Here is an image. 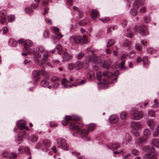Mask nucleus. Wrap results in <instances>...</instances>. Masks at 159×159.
<instances>
[{
	"label": "nucleus",
	"mask_w": 159,
	"mask_h": 159,
	"mask_svg": "<svg viewBox=\"0 0 159 159\" xmlns=\"http://www.w3.org/2000/svg\"><path fill=\"white\" fill-rule=\"evenodd\" d=\"M100 59L99 57H97L94 54H92L87 59L83 62L77 61L74 64V67L76 70H79L83 67H84L85 68H87L88 63L89 62H93L98 63L100 62Z\"/></svg>",
	"instance_id": "obj_1"
},
{
	"label": "nucleus",
	"mask_w": 159,
	"mask_h": 159,
	"mask_svg": "<svg viewBox=\"0 0 159 159\" xmlns=\"http://www.w3.org/2000/svg\"><path fill=\"white\" fill-rule=\"evenodd\" d=\"M83 126L81 124L77 123L74 124L73 123H70L69 125V127L73 130H75L79 134H80L82 137L85 140H87L88 141L90 140V139L87 138V135L89 132V129H85L83 128L81 130Z\"/></svg>",
	"instance_id": "obj_2"
},
{
	"label": "nucleus",
	"mask_w": 159,
	"mask_h": 159,
	"mask_svg": "<svg viewBox=\"0 0 159 159\" xmlns=\"http://www.w3.org/2000/svg\"><path fill=\"white\" fill-rule=\"evenodd\" d=\"M26 122L24 120H20L19 121L17 124V127L21 129L18 134L17 138V140L18 141H22L23 140V136L26 134V132L22 129H25L28 130L29 129L27 126H25Z\"/></svg>",
	"instance_id": "obj_3"
},
{
	"label": "nucleus",
	"mask_w": 159,
	"mask_h": 159,
	"mask_svg": "<svg viewBox=\"0 0 159 159\" xmlns=\"http://www.w3.org/2000/svg\"><path fill=\"white\" fill-rule=\"evenodd\" d=\"M45 51V49L43 47L39 46H37L33 51H32L35 61L37 64H39V58L41 57L42 54Z\"/></svg>",
	"instance_id": "obj_4"
},
{
	"label": "nucleus",
	"mask_w": 159,
	"mask_h": 159,
	"mask_svg": "<svg viewBox=\"0 0 159 159\" xmlns=\"http://www.w3.org/2000/svg\"><path fill=\"white\" fill-rule=\"evenodd\" d=\"M69 40L72 43H75L79 44L81 43H87L89 41L85 35L82 36H72L70 37Z\"/></svg>",
	"instance_id": "obj_5"
},
{
	"label": "nucleus",
	"mask_w": 159,
	"mask_h": 159,
	"mask_svg": "<svg viewBox=\"0 0 159 159\" xmlns=\"http://www.w3.org/2000/svg\"><path fill=\"white\" fill-rule=\"evenodd\" d=\"M112 75L111 72H109L107 71H104L102 74L100 72H98L96 73L97 78L98 80H102L105 81L107 83L108 82L109 77Z\"/></svg>",
	"instance_id": "obj_6"
},
{
	"label": "nucleus",
	"mask_w": 159,
	"mask_h": 159,
	"mask_svg": "<svg viewBox=\"0 0 159 159\" xmlns=\"http://www.w3.org/2000/svg\"><path fill=\"white\" fill-rule=\"evenodd\" d=\"M80 117L76 115L66 116L65 117V119L62 121V124L63 125L65 126L68 124L69 121L72 120H80Z\"/></svg>",
	"instance_id": "obj_7"
},
{
	"label": "nucleus",
	"mask_w": 159,
	"mask_h": 159,
	"mask_svg": "<svg viewBox=\"0 0 159 159\" xmlns=\"http://www.w3.org/2000/svg\"><path fill=\"white\" fill-rule=\"evenodd\" d=\"M66 140L64 139H58L57 143L58 147L64 150H68V147L66 143Z\"/></svg>",
	"instance_id": "obj_8"
},
{
	"label": "nucleus",
	"mask_w": 159,
	"mask_h": 159,
	"mask_svg": "<svg viewBox=\"0 0 159 159\" xmlns=\"http://www.w3.org/2000/svg\"><path fill=\"white\" fill-rule=\"evenodd\" d=\"M158 154L153 152L146 153L143 157L144 159H157Z\"/></svg>",
	"instance_id": "obj_9"
},
{
	"label": "nucleus",
	"mask_w": 159,
	"mask_h": 159,
	"mask_svg": "<svg viewBox=\"0 0 159 159\" xmlns=\"http://www.w3.org/2000/svg\"><path fill=\"white\" fill-rule=\"evenodd\" d=\"M143 116V113L142 111H137L133 114V117L134 120H139Z\"/></svg>",
	"instance_id": "obj_10"
},
{
	"label": "nucleus",
	"mask_w": 159,
	"mask_h": 159,
	"mask_svg": "<svg viewBox=\"0 0 159 159\" xmlns=\"http://www.w3.org/2000/svg\"><path fill=\"white\" fill-rule=\"evenodd\" d=\"M138 31V27L137 26H135L133 28H129L127 30V33L126 36L128 37H131L133 34L134 32Z\"/></svg>",
	"instance_id": "obj_11"
},
{
	"label": "nucleus",
	"mask_w": 159,
	"mask_h": 159,
	"mask_svg": "<svg viewBox=\"0 0 159 159\" xmlns=\"http://www.w3.org/2000/svg\"><path fill=\"white\" fill-rule=\"evenodd\" d=\"M130 126L134 129H141L143 126L139 122L133 121L130 124Z\"/></svg>",
	"instance_id": "obj_12"
},
{
	"label": "nucleus",
	"mask_w": 159,
	"mask_h": 159,
	"mask_svg": "<svg viewBox=\"0 0 159 159\" xmlns=\"http://www.w3.org/2000/svg\"><path fill=\"white\" fill-rule=\"evenodd\" d=\"M33 45L32 42L30 40H26L24 44V50H31V49L30 48Z\"/></svg>",
	"instance_id": "obj_13"
},
{
	"label": "nucleus",
	"mask_w": 159,
	"mask_h": 159,
	"mask_svg": "<svg viewBox=\"0 0 159 159\" xmlns=\"http://www.w3.org/2000/svg\"><path fill=\"white\" fill-rule=\"evenodd\" d=\"M7 14V12L5 10H3L0 11V18H1V22L2 23L4 24L6 21Z\"/></svg>",
	"instance_id": "obj_14"
},
{
	"label": "nucleus",
	"mask_w": 159,
	"mask_h": 159,
	"mask_svg": "<svg viewBox=\"0 0 159 159\" xmlns=\"http://www.w3.org/2000/svg\"><path fill=\"white\" fill-rule=\"evenodd\" d=\"M139 30V33L143 35H145L148 33L147 27L144 25L140 26Z\"/></svg>",
	"instance_id": "obj_15"
},
{
	"label": "nucleus",
	"mask_w": 159,
	"mask_h": 159,
	"mask_svg": "<svg viewBox=\"0 0 159 159\" xmlns=\"http://www.w3.org/2000/svg\"><path fill=\"white\" fill-rule=\"evenodd\" d=\"M109 121L112 124H115L117 123L119 120L118 117L116 115H112L109 118Z\"/></svg>",
	"instance_id": "obj_16"
},
{
	"label": "nucleus",
	"mask_w": 159,
	"mask_h": 159,
	"mask_svg": "<svg viewBox=\"0 0 159 159\" xmlns=\"http://www.w3.org/2000/svg\"><path fill=\"white\" fill-rule=\"evenodd\" d=\"M144 3L143 0L141 1H135L133 4V7L134 9L137 10L139 6L142 5Z\"/></svg>",
	"instance_id": "obj_17"
},
{
	"label": "nucleus",
	"mask_w": 159,
	"mask_h": 159,
	"mask_svg": "<svg viewBox=\"0 0 159 159\" xmlns=\"http://www.w3.org/2000/svg\"><path fill=\"white\" fill-rule=\"evenodd\" d=\"M72 57V55L66 52H65L63 53V61H68Z\"/></svg>",
	"instance_id": "obj_18"
},
{
	"label": "nucleus",
	"mask_w": 159,
	"mask_h": 159,
	"mask_svg": "<svg viewBox=\"0 0 159 159\" xmlns=\"http://www.w3.org/2000/svg\"><path fill=\"white\" fill-rule=\"evenodd\" d=\"M143 133V137L148 139L149 138V137L151 134V132L149 129H144Z\"/></svg>",
	"instance_id": "obj_19"
},
{
	"label": "nucleus",
	"mask_w": 159,
	"mask_h": 159,
	"mask_svg": "<svg viewBox=\"0 0 159 159\" xmlns=\"http://www.w3.org/2000/svg\"><path fill=\"white\" fill-rule=\"evenodd\" d=\"M87 76L90 80H93L95 78V73L92 70L89 71L87 74Z\"/></svg>",
	"instance_id": "obj_20"
},
{
	"label": "nucleus",
	"mask_w": 159,
	"mask_h": 159,
	"mask_svg": "<svg viewBox=\"0 0 159 159\" xmlns=\"http://www.w3.org/2000/svg\"><path fill=\"white\" fill-rule=\"evenodd\" d=\"M43 58L41 59V61L43 62H46L49 57V52L47 51H45L43 52Z\"/></svg>",
	"instance_id": "obj_21"
},
{
	"label": "nucleus",
	"mask_w": 159,
	"mask_h": 159,
	"mask_svg": "<svg viewBox=\"0 0 159 159\" xmlns=\"http://www.w3.org/2000/svg\"><path fill=\"white\" fill-rule=\"evenodd\" d=\"M147 122L148 125L150 127L151 129H153L154 128L155 124L153 120H148Z\"/></svg>",
	"instance_id": "obj_22"
},
{
	"label": "nucleus",
	"mask_w": 159,
	"mask_h": 159,
	"mask_svg": "<svg viewBox=\"0 0 159 159\" xmlns=\"http://www.w3.org/2000/svg\"><path fill=\"white\" fill-rule=\"evenodd\" d=\"M58 50L57 53L58 54H61V51L62 50V47L60 45L58 44L56 46V47L54 49L51 51L52 53H53L56 50Z\"/></svg>",
	"instance_id": "obj_23"
},
{
	"label": "nucleus",
	"mask_w": 159,
	"mask_h": 159,
	"mask_svg": "<svg viewBox=\"0 0 159 159\" xmlns=\"http://www.w3.org/2000/svg\"><path fill=\"white\" fill-rule=\"evenodd\" d=\"M69 83H70L69 81L66 78H64L61 80V84L63 86V87L66 89L68 88V85L67 84Z\"/></svg>",
	"instance_id": "obj_24"
},
{
	"label": "nucleus",
	"mask_w": 159,
	"mask_h": 159,
	"mask_svg": "<svg viewBox=\"0 0 159 159\" xmlns=\"http://www.w3.org/2000/svg\"><path fill=\"white\" fill-rule=\"evenodd\" d=\"M44 69L43 68V69L41 71V73L42 75L43 76L45 79H48L50 77V75L48 73L45 71Z\"/></svg>",
	"instance_id": "obj_25"
},
{
	"label": "nucleus",
	"mask_w": 159,
	"mask_h": 159,
	"mask_svg": "<svg viewBox=\"0 0 159 159\" xmlns=\"http://www.w3.org/2000/svg\"><path fill=\"white\" fill-rule=\"evenodd\" d=\"M143 61V65L145 67H146L149 64V62L148 60V57L147 56H144L142 59Z\"/></svg>",
	"instance_id": "obj_26"
},
{
	"label": "nucleus",
	"mask_w": 159,
	"mask_h": 159,
	"mask_svg": "<svg viewBox=\"0 0 159 159\" xmlns=\"http://www.w3.org/2000/svg\"><path fill=\"white\" fill-rule=\"evenodd\" d=\"M132 139L131 137L129 134H125V138L124 139V141L128 143H130Z\"/></svg>",
	"instance_id": "obj_27"
},
{
	"label": "nucleus",
	"mask_w": 159,
	"mask_h": 159,
	"mask_svg": "<svg viewBox=\"0 0 159 159\" xmlns=\"http://www.w3.org/2000/svg\"><path fill=\"white\" fill-rule=\"evenodd\" d=\"M99 13L95 9L93 10L92 11L91 16L92 18H94L97 17Z\"/></svg>",
	"instance_id": "obj_28"
},
{
	"label": "nucleus",
	"mask_w": 159,
	"mask_h": 159,
	"mask_svg": "<svg viewBox=\"0 0 159 159\" xmlns=\"http://www.w3.org/2000/svg\"><path fill=\"white\" fill-rule=\"evenodd\" d=\"M120 147L119 144L118 143H116L111 144V148L107 146V147L110 149L112 148L113 149H117Z\"/></svg>",
	"instance_id": "obj_29"
},
{
	"label": "nucleus",
	"mask_w": 159,
	"mask_h": 159,
	"mask_svg": "<svg viewBox=\"0 0 159 159\" xmlns=\"http://www.w3.org/2000/svg\"><path fill=\"white\" fill-rule=\"evenodd\" d=\"M152 143L153 145L156 147H159V139H152Z\"/></svg>",
	"instance_id": "obj_30"
},
{
	"label": "nucleus",
	"mask_w": 159,
	"mask_h": 159,
	"mask_svg": "<svg viewBox=\"0 0 159 159\" xmlns=\"http://www.w3.org/2000/svg\"><path fill=\"white\" fill-rule=\"evenodd\" d=\"M103 67L105 69H108L110 67V62L109 61H105L102 65Z\"/></svg>",
	"instance_id": "obj_31"
},
{
	"label": "nucleus",
	"mask_w": 159,
	"mask_h": 159,
	"mask_svg": "<svg viewBox=\"0 0 159 159\" xmlns=\"http://www.w3.org/2000/svg\"><path fill=\"white\" fill-rule=\"evenodd\" d=\"M60 80V78L55 76H52L51 78V81L52 82H58Z\"/></svg>",
	"instance_id": "obj_32"
},
{
	"label": "nucleus",
	"mask_w": 159,
	"mask_h": 159,
	"mask_svg": "<svg viewBox=\"0 0 159 159\" xmlns=\"http://www.w3.org/2000/svg\"><path fill=\"white\" fill-rule=\"evenodd\" d=\"M9 44L12 46H15L17 45V42L13 39H11L9 42Z\"/></svg>",
	"instance_id": "obj_33"
},
{
	"label": "nucleus",
	"mask_w": 159,
	"mask_h": 159,
	"mask_svg": "<svg viewBox=\"0 0 159 159\" xmlns=\"http://www.w3.org/2000/svg\"><path fill=\"white\" fill-rule=\"evenodd\" d=\"M17 154L13 152L10 153L8 156L10 159H15L17 158Z\"/></svg>",
	"instance_id": "obj_34"
},
{
	"label": "nucleus",
	"mask_w": 159,
	"mask_h": 159,
	"mask_svg": "<svg viewBox=\"0 0 159 159\" xmlns=\"http://www.w3.org/2000/svg\"><path fill=\"white\" fill-rule=\"evenodd\" d=\"M127 113L126 112L123 111L120 114V118L123 120L125 119L127 117Z\"/></svg>",
	"instance_id": "obj_35"
},
{
	"label": "nucleus",
	"mask_w": 159,
	"mask_h": 159,
	"mask_svg": "<svg viewBox=\"0 0 159 159\" xmlns=\"http://www.w3.org/2000/svg\"><path fill=\"white\" fill-rule=\"evenodd\" d=\"M49 84V82L45 80H42L41 82V85L44 87H47Z\"/></svg>",
	"instance_id": "obj_36"
},
{
	"label": "nucleus",
	"mask_w": 159,
	"mask_h": 159,
	"mask_svg": "<svg viewBox=\"0 0 159 159\" xmlns=\"http://www.w3.org/2000/svg\"><path fill=\"white\" fill-rule=\"evenodd\" d=\"M43 144L44 147L45 148L49 147L50 145L49 141L47 140H44L43 141Z\"/></svg>",
	"instance_id": "obj_37"
},
{
	"label": "nucleus",
	"mask_w": 159,
	"mask_h": 159,
	"mask_svg": "<svg viewBox=\"0 0 159 159\" xmlns=\"http://www.w3.org/2000/svg\"><path fill=\"white\" fill-rule=\"evenodd\" d=\"M147 52L149 54H153L156 52V50L152 48H149L147 49Z\"/></svg>",
	"instance_id": "obj_38"
},
{
	"label": "nucleus",
	"mask_w": 159,
	"mask_h": 159,
	"mask_svg": "<svg viewBox=\"0 0 159 159\" xmlns=\"http://www.w3.org/2000/svg\"><path fill=\"white\" fill-rule=\"evenodd\" d=\"M138 130L137 129L133 130L131 131L132 134L135 136H139V132Z\"/></svg>",
	"instance_id": "obj_39"
},
{
	"label": "nucleus",
	"mask_w": 159,
	"mask_h": 159,
	"mask_svg": "<svg viewBox=\"0 0 159 159\" xmlns=\"http://www.w3.org/2000/svg\"><path fill=\"white\" fill-rule=\"evenodd\" d=\"M114 42L115 41L114 40L112 39H109L107 42V47H109L113 45Z\"/></svg>",
	"instance_id": "obj_40"
},
{
	"label": "nucleus",
	"mask_w": 159,
	"mask_h": 159,
	"mask_svg": "<svg viewBox=\"0 0 159 159\" xmlns=\"http://www.w3.org/2000/svg\"><path fill=\"white\" fill-rule=\"evenodd\" d=\"M131 43L129 41L126 40L123 43V46L124 47H129L131 45Z\"/></svg>",
	"instance_id": "obj_41"
},
{
	"label": "nucleus",
	"mask_w": 159,
	"mask_h": 159,
	"mask_svg": "<svg viewBox=\"0 0 159 159\" xmlns=\"http://www.w3.org/2000/svg\"><path fill=\"white\" fill-rule=\"evenodd\" d=\"M147 139H146L145 138L143 137H140L139 138L138 140V142L139 143H143L145 142L146 140Z\"/></svg>",
	"instance_id": "obj_42"
},
{
	"label": "nucleus",
	"mask_w": 159,
	"mask_h": 159,
	"mask_svg": "<svg viewBox=\"0 0 159 159\" xmlns=\"http://www.w3.org/2000/svg\"><path fill=\"white\" fill-rule=\"evenodd\" d=\"M7 19L9 22H12L14 20L15 16L13 15H11L8 16Z\"/></svg>",
	"instance_id": "obj_43"
},
{
	"label": "nucleus",
	"mask_w": 159,
	"mask_h": 159,
	"mask_svg": "<svg viewBox=\"0 0 159 159\" xmlns=\"http://www.w3.org/2000/svg\"><path fill=\"white\" fill-rule=\"evenodd\" d=\"M38 139V138L37 136L35 135H32L31 136L30 140L33 142H36Z\"/></svg>",
	"instance_id": "obj_44"
},
{
	"label": "nucleus",
	"mask_w": 159,
	"mask_h": 159,
	"mask_svg": "<svg viewBox=\"0 0 159 159\" xmlns=\"http://www.w3.org/2000/svg\"><path fill=\"white\" fill-rule=\"evenodd\" d=\"M23 51L24 52L22 53V55L23 56H27L28 54H31L32 52V50H24V49H23Z\"/></svg>",
	"instance_id": "obj_45"
},
{
	"label": "nucleus",
	"mask_w": 159,
	"mask_h": 159,
	"mask_svg": "<svg viewBox=\"0 0 159 159\" xmlns=\"http://www.w3.org/2000/svg\"><path fill=\"white\" fill-rule=\"evenodd\" d=\"M40 72H41V71H40L39 70H36L33 72V75L35 77H38L39 75Z\"/></svg>",
	"instance_id": "obj_46"
},
{
	"label": "nucleus",
	"mask_w": 159,
	"mask_h": 159,
	"mask_svg": "<svg viewBox=\"0 0 159 159\" xmlns=\"http://www.w3.org/2000/svg\"><path fill=\"white\" fill-rule=\"evenodd\" d=\"M159 131V127L158 126L157 128H156V130L153 134V136L154 137L157 136L158 134Z\"/></svg>",
	"instance_id": "obj_47"
},
{
	"label": "nucleus",
	"mask_w": 159,
	"mask_h": 159,
	"mask_svg": "<svg viewBox=\"0 0 159 159\" xmlns=\"http://www.w3.org/2000/svg\"><path fill=\"white\" fill-rule=\"evenodd\" d=\"M60 85V83L58 82H55L54 83L52 84V87L54 89H57L58 87Z\"/></svg>",
	"instance_id": "obj_48"
},
{
	"label": "nucleus",
	"mask_w": 159,
	"mask_h": 159,
	"mask_svg": "<svg viewBox=\"0 0 159 159\" xmlns=\"http://www.w3.org/2000/svg\"><path fill=\"white\" fill-rule=\"evenodd\" d=\"M95 125L94 124H90L89 125V130H93L95 128Z\"/></svg>",
	"instance_id": "obj_49"
},
{
	"label": "nucleus",
	"mask_w": 159,
	"mask_h": 159,
	"mask_svg": "<svg viewBox=\"0 0 159 159\" xmlns=\"http://www.w3.org/2000/svg\"><path fill=\"white\" fill-rule=\"evenodd\" d=\"M25 152L28 155H31V152H30V149L28 147H26L24 148Z\"/></svg>",
	"instance_id": "obj_50"
},
{
	"label": "nucleus",
	"mask_w": 159,
	"mask_h": 159,
	"mask_svg": "<svg viewBox=\"0 0 159 159\" xmlns=\"http://www.w3.org/2000/svg\"><path fill=\"white\" fill-rule=\"evenodd\" d=\"M72 154L75 156H76L78 158V159H82L83 157H80V153L79 152H72Z\"/></svg>",
	"instance_id": "obj_51"
},
{
	"label": "nucleus",
	"mask_w": 159,
	"mask_h": 159,
	"mask_svg": "<svg viewBox=\"0 0 159 159\" xmlns=\"http://www.w3.org/2000/svg\"><path fill=\"white\" fill-rule=\"evenodd\" d=\"M112 74V76H111L110 77H109V79H110L111 78H112L113 77V76H117L119 74V71L118 70L116 71L113 74H112Z\"/></svg>",
	"instance_id": "obj_52"
},
{
	"label": "nucleus",
	"mask_w": 159,
	"mask_h": 159,
	"mask_svg": "<svg viewBox=\"0 0 159 159\" xmlns=\"http://www.w3.org/2000/svg\"><path fill=\"white\" fill-rule=\"evenodd\" d=\"M148 116L151 117H154L155 115V113L154 111H150L148 112Z\"/></svg>",
	"instance_id": "obj_53"
},
{
	"label": "nucleus",
	"mask_w": 159,
	"mask_h": 159,
	"mask_svg": "<svg viewBox=\"0 0 159 159\" xmlns=\"http://www.w3.org/2000/svg\"><path fill=\"white\" fill-rule=\"evenodd\" d=\"M132 153L134 155H138L139 153V152L136 149H133L132 150Z\"/></svg>",
	"instance_id": "obj_54"
},
{
	"label": "nucleus",
	"mask_w": 159,
	"mask_h": 159,
	"mask_svg": "<svg viewBox=\"0 0 159 159\" xmlns=\"http://www.w3.org/2000/svg\"><path fill=\"white\" fill-rule=\"evenodd\" d=\"M25 11L27 14H30L33 11L29 8L27 7L25 9Z\"/></svg>",
	"instance_id": "obj_55"
},
{
	"label": "nucleus",
	"mask_w": 159,
	"mask_h": 159,
	"mask_svg": "<svg viewBox=\"0 0 159 159\" xmlns=\"http://www.w3.org/2000/svg\"><path fill=\"white\" fill-rule=\"evenodd\" d=\"M130 13L132 16H135L137 14V11L135 9H132L130 11Z\"/></svg>",
	"instance_id": "obj_56"
},
{
	"label": "nucleus",
	"mask_w": 159,
	"mask_h": 159,
	"mask_svg": "<svg viewBox=\"0 0 159 159\" xmlns=\"http://www.w3.org/2000/svg\"><path fill=\"white\" fill-rule=\"evenodd\" d=\"M63 35L61 34V33L56 34V37L59 41L60 39L63 36Z\"/></svg>",
	"instance_id": "obj_57"
},
{
	"label": "nucleus",
	"mask_w": 159,
	"mask_h": 159,
	"mask_svg": "<svg viewBox=\"0 0 159 159\" xmlns=\"http://www.w3.org/2000/svg\"><path fill=\"white\" fill-rule=\"evenodd\" d=\"M125 64V61H123L119 66V68L120 69H122L124 68V65Z\"/></svg>",
	"instance_id": "obj_58"
},
{
	"label": "nucleus",
	"mask_w": 159,
	"mask_h": 159,
	"mask_svg": "<svg viewBox=\"0 0 159 159\" xmlns=\"http://www.w3.org/2000/svg\"><path fill=\"white\" fill-rule=\"evenodd\" d=\"M1 31L3 33L6 34L8 31V28L6 27H4L1 30Z\"/></svg>",
	"instance_id": "obj_59"
},
{
	"label": "nucleus",
	"mask_w": 159,
	"mask_h": 159,
	"mask_svg": "<svg viewBox=\"0 0 159 159\" xmlns=\"http://www.w3.org/2000/svg\"><path fill=\"white\" fill-rule=\"evenodd\" d=\"M100 20L102 21L103 22L106 23L107 22L110 20V18L109 17H106L103 19H100Z\"/></svg>",
	"instance_id": "obj_60"
},
{
	"label": "nucleus",
	"mask_w": 159,
	"mask_h": 159,
	"mask_svg": "<svg viewBox=\"0 0 159 159\" xmlns=\"http://www.w3.org/2000/svg\"><path fill=\"white\" fill-rule=\"evenodd\" d=\"M144 21L146 22H149L150 21V18L148 16H145L144 18Z\"/></svg>",
	"instance_id": "obj_61"
},
{
	"label": "nucleus",
	"mask_w": 159,
	"mask_h": 159,
	"mask_svg": "<svg viewBox=\"0 0 159 159\" xmlns=\"http://www.w3.org/2000/svg\"><path fill=\"white\" fill-rule=\"evenodd\" d=\"M2 156L3 157H7L8 156V153L6 152H3L2 154Z\"/></svg>",
	"instance_id": "obj_62"
},
{
	"label": "nucleus",
	"mask_w": 159,
	"mask_h": 159,
	"mask_svg": "<svg viewBox=\"0 0 159 159\" xmlns=\"http://www.w3.org/2000/svg\"><path fill=\"white\" fill-rule=\"evenodd\" d=\"M84 55V54L82 52H80L77 56V57L79 59H81Z\"/></svg>",
	"instance_id": "obj_63"
},
{
	"label": "nucleus",
	"mask_w": 159,
	"mask_h": 159,
	"mask_svg": "<svg viewBox=\"0 0 159 159\" xmlns=\"http://www.w3.org/2000/svg\"><path fill=\"white\" fill-rule=\"evenodd\" d=\"M146 8L145 7H143L140 8L139 10V12L141 13H143L145 12L146 11Z\"/></svg>",
	"instance_id": "obj_64"
}]
</instances>
